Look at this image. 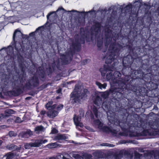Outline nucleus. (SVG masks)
Returning a JSON list of instances; mask_svg holds the SVG:
<instances>
[{
	"label": "nucleus",
	"instance_id": "obj_1",
	"mask_svg": "<svg viewBox=\"0 0 159 159\" xmlns=\"http://www.w3.org/2000/svg\"><path fill=\"white\" fill-rule=\"evenodd\" d=\"M123 63L124 66L122 69V73L125 76L124 78H119L121 76V74L118 71H115L113 76L114 77L113 84L116 85H118V87L114 89L112 91L113 96L114 97L120 99L123 97V94L126 91V87L129 80V77L128 76V73L126 70L127 68L129 69L130 66V61L127 57H124L123 59Z\"/></svg>",
	"mask_w": 159,
	"mask_h": 159
},
{
	"label": "nucleus",
	"instance_id": "obj_2",
	"mask_svg": "<svg viewBox=\"0 0 159 159\" xmlns=\"http://www.w3.org/2000/svg\"><path fill=\"white\" fill-rule=\"evenodd\" d=\"M113 38L112 31L109 29L105 30L104 44L106 48L107 49L108 46L110 44L109 51L110 53L106 58L105 63L107 64L111 63L113 61L114 63L111 68L115 69V66L118 64L117 61L116 59L120 54L121 50L123 49L124 46L118 43H116V39Z\"/></svg>",
	"mask_w": 159,
	"mask_h": 159
},
{
	"label": "nucleus",
	"instance_id": "obj_3",
	"mask_svg": "<svg viewBox=\"0 0 159 159\" xmlns=\"http://www.w3.org/2000/svg\"><path fill=\"white\" fill-rule=\"evenodd\" d=\"M22 74L19 76V78L15 82L14 89H16L18 91H20L22 89L25 88L30 89L33 88L37 87L39 86V81L38 78L35 76L31 77L28 80L25 85L23 83L25 80L26 74L23 69L22 70Z\"/></svg>",
	"mask_w": 159,
	"mask_h": 159
},
{
	"label": "nucleus",
	"instance_id": "obj_4",
	"mask_svg": "<svg viewBox=\"0 0 159 159\" xmlns=\"http://www.w3.org/2000/svg\"><path fill=\"white\" fill-rule=\"evenodd\" d=\"M148 126V127H145V129H144L142 132L140 133V135L147 136L149 134L151 131L152 132L159 131V122L158 121H150Z\"/></svg>",
	"mask_w": 159,
	"mask_h": 159
},
{
	"label": "nucleus",
	"instance_id": "obj_5",
	"mask_svg": "<svg viewBox=\"0 0 159 159\" xmlns=\"http://www.w3.org/2000/svg\"><path fill=\"white\" fill-rule=\"evenodd\" d=\"M22 34L20 31L16 30L14 33L13 36V42L11 43V48H14L18 52L20 50L21 46L19 43H17L18 41H20L22 37Z\"/></svg>",
	"mask_w": 159,
	"mask_h": 159
},
{
	"label": "nucleus",
	"instance_id": "obj_6",
	"mask_svg": "<svg viewBox=\"0 0 159 159\" xmlns=\"http://www.w3.org/2000/svg\"><path fill=\"white\" fill-rule=\"evenodd\" d=\"M126 89L124 93L125 94L127 93L126 92L128 93L129 91H131L135 92L136 95L139 96H143L146 93L147 89L146 88L142 87H139L137 88L132 84H128L127 85Z\"/></svg>",
	"mask_w": 159,
	"mask_h": 159
},
{
	"label": "nucleus",
	"instance_id": "obj_7",
	"mask_svg": "<svg viewBox=\"0 0 159 159\" xmlns=\"http://www.w3.org/2000/svg\"><path fill=\"white\" fill-rule=\"evenodd\" d=\"M94 123L98 126V128L104 132L113 134H117V131L113 129L111 127H108L107 126H103V123L100 121L99 119L96 120L94 121Z\"/></svg>",
	"mask_w": 159,
	"mask_h": 159
},
{
	"label": "nucleus",
	"instance_id": "obj_8",
	"mask_svg": "<svg viewBox=\"0 0 159 159\" xmlns=\"http://www.w3.org/2000/svg\"><path fill=\"white\" fill-rule=\"evenodd\" d=\"M130 65L131 64V62L130 61ZM131 70V66L130 67L129 69L128 68L126 70V72L128 71L129 72L128 73V76L129 77V80L128 82H127V84H131L132 82L135 81V79H136L138 76L137 75L139 74H140L141 71L140 70H134L130 71V73H129V70Z\"/></svg>",
	"mask_w": 159,
	"mask_h": 159
},
{
	"label": "nucleus",
	"instance_id": "obj_9",
	"mask_svg": "<svg viewBox=\"0 0 159 159\" xmlns=\"http://www.w3.org/2000/svg\"><path fill=\"white\" fill-rule=\"evenodd\" d=\"M48 141L47 139L43 140L42 139H37L35 140L33 142L27 143L25 144V149H29L31 147H39L41 146L43 143H45Z\"/></svg>",
	"mask_w": 159,
	"mask_h": 159
},
{
	"label": "nucleus",
	"instance_id": "obj_10",
	"mask_svg": "<svg viewBox=\"0 0 159 159\" xmlns=\"http://www.w3.org/2000/svg\"><path fill=\"white\" fill-rule=\"evenodd\" d=\"M72 57V52L69 51L66 52V54L62 55L61 58L64 64H67L71 60Z\"/></svg>",
	"mask_w": 159,
	"mask_h": 159
},
{
	"label": "nucleus",
	"instance_id": "obj_11",
	"mask_svg": "<svg viewBox=\"0 0 159 159\" xmlns=\"http://www.w3.org/2000/svg\"><path fill=\"white\" fill-rule=\"evenodd\" d=\"M32 134V132L31 130H27L26 131L20 132L18 135V136L20 138H28Z\"/></svg>",
	"mask_w": 159,
	"mask_h": 159
},
{
	"label": "nucleus",
	"instance_id": "obj_12",
	"mask_svg": "<svg viewBox=\"0 0 159 159\" xmlns=\"http://www.w3.org/2000/svg\"><path fill=\"white\" fill-rule=\"evenodd\" d=\"M114 70L113 68H111V67L108 66H104L103 68H101L99 71L101 73L102 75V76H104L106 73L108 71H113Z\"/></svg>",
	"mask_w": 159,
	"mask_h": 159
},
{
	"label": "nucleus",
	"instance_id": "obj_13",
	"mask_svg": "<svg viewBox=\"0 0 159 159\" xmlns=\"http://www.w3.org/2000/svg\"><path fill=\"white\" fill-rule=\"evenodd\" d=\"M124 5L125 4H124L123 5L120 6V9L121 10V12H123V11H124V13H130L132 9V5L130 4H129L124 8Z\"/></svg>",
	"mask_w": 159,
	"mask_h": 159
},
{
	"label": "nucleus",
	"instance_id": "obj_14",
	"mask_svg": "<svg viewBox=\"0 0 159 159\" xmlns=\"http://www.w3.org/2000/svg\"><path fill=\"white\" fill-rule=\"evenodd\" d=\"M6 148L10 151H19L21 148V145L17 146L13 143H11L8 144L6 146Z\"/></svg>",
	"mask_w": 159,
	"mask_h": 159
},
{
	"label": "nucleus",
	"instance_id": "obj_15",
	"mask_svg": "<svg viewBox=\"0 0 159 159\" xmlns=\"http://www.w3.org/2000/svg\"><path fill=\"white\" fill-rule=\"evenodd\" d=\"M71 98H73L72 99V102L73 103L79 102L80 101V96H78V93H73L71 94Z\"/></svg>",
	"mask_w": 159,
	"mask_h": 159
},
{
	"label": "nucleus",
	"instance_id": "obj_16",
	"mask_svg": "<svg viewBox=\"0 0 159 159\" xmlns=\"http://www.w3.org/2000/svg\"><path fill=\"white\" fill-rule=\"evenodd\" d=\"M58 112L54 109H52L50 110H48V111L47 113V116L51 118H53L57 116L58 114Z\"/></svg>",
	"mask_w": 159,
	"mask_h": 159
},
{
	"label": "nucleus",
	"instance_id": "obj_17",
	"mask_svg": "<svg viewBox=\"0 0 159 159\" xmlns=\"http://www.w3.org/2000/svg\"><path fill=\"white\" fill-rule=\"evenodd\" d=\"M101 24L98 22L96 23L95 25L94 30L96 33V36L101 32Z\"/></svg>",
	"mask_w": 159,
	"mask_h": 159
},
{
	"label": "nucleus",
	"instance_id": "obj_18",
	"mask_svg": "<svg viewBox=\"0 0 159 159\" xmlns=\"http://www.w3.org/2000/svg\"><path fill=\"white\" fill-rule=\"evenodd\" d=\"M72 47L74 49V50L79 51L81 48L80 43L78 41H76L75 43H73Z\"/></svg>",
	"mask_w": 159,
	"mask_h": 159
},
{
	"label": "nucleus",
	"instance_id": "obj_19",
	"mask_svg": "<svg viewBox=\"0 0 159 159\" xmlns=\"http://www.w3.org/2000/svg\"><path fill=\"white\" fill-rule=\"evenodd\" d=\"M45 129L42 125L38 126L35 127L34 130L36 134H39L43 132Z\"/></svg>",
	"mask_w": 159,
	"mask_h": 159
},
{
	"label": "nucleus",
	"instance_id": "obj_20",
	"mask_svg": "<svg viewBox=\"0 0 159 159\" xmlns=\"http://www.w3.org/2000/svg\"><path fill=\"white\" fill-rule=\"evenodd\" d=\"M68 138L66 134H57L54 137V139L58 140H65Z\"/></svg>",
	"mask_w": 159,
	"mask_h": 159
},
{
	"label": "nucleus",
	"instance_id": "obj_21",
	"mask_svg": "<svg viewBox=\"0 0 159 159\" xmlns=\"http://www.w3.org/2000/svg\"><path fill=\"white\" fill-rule=\"evenodd\" d=\"M52 101L49 102L46 105V107L48 110L54 109L57 107V105L55 104L52 105Z\"/></svg>",
	"mask_w": 159,
	"mask_h": 159
},
{
	"label": "nucleus",
	"instance_id": "obj_22",
	"mask_svg": "<svg viewBox=\"0 0 159 159\" xmlns=\"http://www.w3.org/2000/svg\"><path fill=\"white\" fill-rule=\"evenodd\" d=\"M15 111L11 109H8L6 110L3 114L6 118L8 117L11 114H13L15 113Z\"/></svg>",
	"mask_w": 159,
	"mask_h": 159
},
{
	"label": "nucleus",
	"instance_id": "obj_23",
	"mask_svg": "<svg viewBox=\"0 0 159 159\" xmlns=\"http://www.w3.org/2000/svg\"><path fill=\"white\" fill-rule=\"evenodd\" d=\"M94 103L96 106L99 107L102 103V101L99 97L97 96L94 101Z\"/></svg>",
	"mask_w": 159,
	"mask_h": 159
},
{
	"label": "nucleus",
	"instance_id": "obj_24",
	"mask_svg": "<svg viewBox=\"0 0 159 159\" xmlns=\"http://www.w3.org/2000/svg\"><path fill=\"white\" fill-rule=\"evenodd\" d=\"M89 94V92L88 91V90L86 89H84L80 96L81 99H85Z\"/></svg>",
	"mask_w": 159,
	"mask_h": 159
},
{
	"label": "nucleus",
	"instance_id": "obj_25",
	"mask_svg": "<svg viewBox=\"0 0 159 159\" xmlns=\"http://www.w3.org/2000/svg\"><path fill=\"white\" fill-rule=\"evenodd\" d=\"M112 71H111V72L107 73L106 75V78L108 80H110L111 79L113 81V83L114 77H113V73Z\"/></svg>",
	"mask_w": 159,
	"mask_h": 159
},
{
	"label": "nucleus",
	"instance_id": "obj_26",
	"mask_svg": "<svg viewBox=\"0 0 159 159\" xmlns=\"http://www.w3.org/2000/svg\"><path fill=\"white\" fill-rule=\"evenodd\" d=\"M93 111L96 118H98L99 116L100 112L98 111L97 108L95 107L93 108Z\"/></svg>",
	"mask_w": 159,
	"mask_h": 159
},
{
	"label": "nucleus",
	"instance_id": "obj_27",
	"mask_svg": "<svg viewBox=\"0 0 159 159\" xmlns=\"http://www.w3.org/2000/svg\"><path fill=\"white\" fill-rule=\"evenodd\" d=\"M96 85L98 86L99 88L101 89L102 88L105 89L107 86V84L105 83L103 84H102L98 82H96Z\"/></svg>",
	"mask_w": 159,
	"mask_h": 159
},
{
	"label": "nucleus",
	"instance_id": "obj_28",
	"mask_svg": "<svg viewBox=\"0 0 159 159\" xmlns=\"http://www.w3.org/2000/svg\"><path fill=\"white\" fill-rule=\"evenodd\" d=\"M70 11H72V12H78V13H90L91 14L92 12H95L96 11L95 10H94L93 9L91 10L90 11H87V12H85L84 11H77L75 10H72Z\"/></svg>",
	"mask_w": 159,
	"mask_h": 159
},
{
	"label": "nucleus",
	"instance_id": "obj_29",
	"mask_svg": "<svg viewBox=\"0 0 159 159\" xmlns=\"http://www.w3.org/2000/svg\"><path fill=\"white\" fill-rule=\"evenodd\" d=\"M74 121L75 124L78 122H80L81 121V117L80 116H75L74 117Z\"/></svg>",
	"mask_w": 159,
	"mask_h": 159
},
{
	"label": "nucleus",
	"instance_id": "obj_30",
	"mask_svg": "<svg viewBox=\"0 0 159 159\" xmlns=\"http://www.w3.org/2000/svg\"><path fill=\"white\" fill-rule=\"evenodd\" d=\"M109 93L110 92H105L102 94V97L103 98L106 99L109 96Z\"/></svg>",
	"mask_w": 159,
	"mask_h": 159
},
{
	"label": "nucleus",
	"instance_id": "obj_31",
	"mask_svg": "<svg viewBox=\"0 0 159 159\" xmlns=\"http://www.w3.org/2000/svg\"><path fill=\"white\" fill-rule=\"evenodd\" d=\"M5 157H6V159H12L13 157L14 154L10 152L7 153Z\"/></svg>",
	"mask_w": 159,
	"mask_h": 159
},
{
	"label": "nucleus",
	"instance_id": "obj_32",
	"mask_svg": "<svg viewBox=\"0 0 159 159\" xmlns=\"http://www.w3.org/2000/svg\"><path fill=\"white\" fill-rule=\"evenodd\" d=\"M102 107L103 109H108L109 108L108 104L107 102L105 101L102 103Z\"/></svg>",
	"mask_w": 159,
	"mask_h": 159
},
{
	"label": "nucleus",
	"instance_id": "obj_33",
	"mask_svg": "<svg viewBox=\"0 0 159 159\" xmlns=\"http://www.w3.org/2000/svg\"><path fill=\"white\" fill-rule=\"evenodd\" d=\"M135 157L137 158H139L141 157L142 156V154H140L136 151L134 152Z\"/></svg>",
	"mask_w": 159,
	"mask_h": 159
},
{
	"label": "nucleus",
	"instance_id": "obj_34",
	"mask_svg": "<svg viewBox=\"0 0 159 159\" xmlns=\"http://www.w3.org/2000/svg\"><path fill=\"white\" fill-rule=\"evenodd\" d=\"M102 146H109L110 147H113L114 146L112 144L108 143H102L101 144Z\"/></svg>",
	"mask_w": 159,
	"mask_h": 159
},
{
	"label": "nucleus",
	"instance_id": "obj_35",
	"mask_svg": "<svg viewBox=\"0 0 159 159\" xmlns=\"http://www.w3.org/2000/svg\"><path fill=\"white\" fill-rule=\"evenodd\" d=\"M103 44V41L102 40L101 41H99V40H98L97 43V46L98 48H101L102 45Z\"/></svg>",
	"mask_w": 159,
	"mask_h": 159
},
{
	"label": "nucleus",
	"instance_id": "obj_36",
	"mask_svg": "<svg viewBox=\"0 0 159 159\" xmlns=\"http://www.w3.org/2000/svg\"><path fill=\"white\" fill-rule=\"evenodd\" d=\"M9 135L10 137H15L16 136V134L15 133L14 131H10L9 133Z\"/></svg>",
	"mask_w": 159,
	"mask_h": 159
},
{
	"label": "nucleus",
	"instance_id": "obj_37",
	"mask_svg": "<svg viewBox=\"0 0 159 159\" xmlns=\"http://www.w3.org/2000/svg\"><path fill=\"white\" fill-rule=\"evenodd\" d=\"M5 119H6V118L4 116L3 114H0V122H1L3 121Z\"/></svg>",
	"mask_w": 159,
	"mask_h": 159
},
{
	"label": "nucleus",
	"instance_id": "obj_38",
	"mask_svg": "<svg viewBox=\"0 0 159 159\" xmlns=\"http://www.w3.org/2000/svg\"><path fill=\"white\" fill-rule=\"evenodd\" d=\"M15 121V122L20 123L22 121V120L19 117H17Z\"/></svg>",
	"mask_w": 159,
	"mask_h": 159
},
{
	"label": "nucleus",
	"instance_id": "obj_39",
	"mask_svg": "<svg viewBox=\"0 0 159 159\" xmlns=\"http://www.w3.org/2000/svg\"><path fill=\"white\" fill-rule=\"evenodd\" d=\"M107 11V10L106 9H102L101 8H99V10L97 11V12H98L99 11L101 13H102L103 12H104L105 13H106Z\"/></svg>",
	"mask_w": 159,
	"mask_h": 159
},
{
	"label": "nucleus",
	"instance_id": "obj_40",
	"mask_svg": "<svg viewBox=\"0 0 159 159\" xmlns=\"http://www.w3.org/2000/svg\"><path fill=\"white\" fill-rule=\"evenodd\" d=\"M76 128H77L78 126H80V127L82 128L84 126L83 124L82 123L80 122L75 124Z\"/></svg>",
	"mask_w": 159,
	"mask_h": 159
},
{
	"label": "nucleus",
	"instance_id": "obj_41",
	"mask_svg": "<svg viewBox=\"0 0 159 159\" xmlns=\"http://www.w3.org/2000/svg\"><path fill=\"white\" fill-rule=\"evenodd\" d=\"M63 107V105L62 104H60L57 107V111H60L61 110Z\"/></svg>",
	"mask_w": 159,
	"mask_h": 159
},
{
	"label": "nucleus",
	"instance_id": "obj_42",
	"mask_svg": "<svg viewBox=\"0 0 159 159\" xmlns=\"http://www.w3.org/2000/svg\"><path fill=\"white\" fill-rule=\"evenodd\" d=\"M73 157H74L76 159H81V157L80 156V155H79L78 154L74 155Z\"/></svg>",
	"mask_w": 159,
	"mask_h": 159
},
{
	"label": "nucleus",
	"instance_id": "obj_43",
	"mask_svg": "<svg viewBox=\"0 0 159 159\" xmlns=\"http://www.w3.org/2000/svg\"><path fill=\"white\" fill-rule=\"evenodd\" d=\"M58 132L57 130L55 128H53L52 129L51 133L53 134H56Z\"/></svg>",
	"mask_w": 159,
	"mask_h": 159
},
{
	"label": "nucleus",
	"instance_id": "obj_44",
	"mask_svg": "<svg viewBox=\"0 0 159 159\" xmlns=\"http://www.w3.org/2000/svg\"><path fill=\"white\" fill-rule=\"evenodd\" d=\"M52 66L53 70L55 69L56 66L57 67V66L56 65L55 61H54L53 63L52 64Z\"/></svg>",
	"mask_w": 159,
	"mask_h": 159
},
{
	"label": "nucleus",
	"instance_id": "obj_45",
	"mask_svg": "<svg viewBox=\"0 0 159 159\" xmlns=\"http://www.w3.org/2000/svg\"><path fill=\"white\" fill-rule=\"evenodd\" d=\"M54 12H51L50 13H49V14H48V15L47 16V19H48L49 18V16Z\"/></svg>",
	"mask_w": 159,
	"mask_h": 159
},
{
	"label": "nucleus",
	"instance_id": "obj_46",
	"mask_svg": "<svg viewBox=\"0 0 159 159\" xmlns=\"http://www.w3.org/2000/svg\"><path fill=\"white\" fill-rule=\"evenodd\" d=\"M46 113V111L44 110H42L40 112V114L42 115H44Z\"/></svg>",
	"mask_w": 159,
	"mask_h": 159
},
{
	"label": "nucleus",
	"instance_id": "obj_47",
	"mask_svg": "<svg viewBox=\"0 0 159 159\" xmlns=\"http://www.w3.org/2000/svg\"><path fill=\"white\" fill-rule=\"evenodd\" d=\"M138 150L140 152H143L144 151L143 149L142 148H139Z\"/></svg>",
	"mask_w": 159,
	"mask_h": 159
},
{
	"label": "nucleus",
	"instance_id": "obj_48",
	"mask_svg": "<svg viewBox=\"0 0 159 159\" xmlns=\"http://www.w3.org/2000/svg\"><path fill=\"white\" fill-rule=\"evenodd\" d=\"M0 127L2 129H5L7 128V126L5 125H2Z\"/></svg>",
	"mask_w": 159,
	"mask_h": 159
},
{
	"label": "nucleus",
	"instance_id": "obj_49",
	"mask_svg": "<svg viewBox=\"0 0 159 159\" xmlns=\"http://www.w3.org/2000/svg\"><path fill=\"white\" fill-rule=\"evenodd\" d=\"M45 75L44 73H41V78H43L44 77Z\"/></svg>",
	"mask_w": 159,
	"mask_h": 159
},
{
	"label": "nucleus",
	"instance_id": "obj_50",
	"mask_svg": "<svg viewBox=\"0 0 159 159\" xmlns=\"http://www.w3.org/2000/svg\"><path fill=\"white\" fill-rule=\"evenodd\" d=\"M154 157L155 158H159V156H156L155 155H154Z\"/></svg>",
	"mask_w": 159,
	"mask_h": 159
},
{
	"label": "nucleus",
	"instance_id": "obj_51",
	"mask_svg": "<svg viewBox=\"0 0 159 159\" xmlns=\"http://www.w3.org/2000/svg\"><path fill=\"white\" fill-rule=\"evenodd\" d=\"M92 157V156L91 155H89V158L87 157L86 159H91Z\"/></svg>",
	"mask_w": 159,
	"mask_h": 159
},
{
	"label": "nucleus",
	"instance_id": "obj_52",
	"mask_svg": "<svg viewBox=\"0 0 159 159\" xmlns=\"http://www.w3.org/2000/svg\"><path fill=\"white\" fill-rule=\"evenodd\" d=\"M49 159H56V158L54 157H50Z\"/></svg>",
	"mask_w": 159,
	"mask_h": 159
},
{
	"label": "nucleus",
	"instance_id": "obj_53",
	"mask_svg": "<svg viewBox=\"0 0 159 159\" xmlns=\"http://www.w3.org/2000/svg\"><path fill=\"white\" fill-rule=\"evenodd\" d=\"M154 109H155L156 110H158L157 107L156 106H154Z\"/></svg>",
	"mask_w": 159,
	"mask_h": 159
},
{
	"label": "nucleus",
	"instance_id": "obj_54",
	"mask_svg": "<svg viewBox=\"0 0 159 159\" xmlns=\"http://www.w3.org/2000/svg\"><path fill=\"white\" fill-rule=\"evenodd\" d=\"M2 143L3 141L2 140H0V146L2 145Z\"/></svg>",
	"mask_w": 159,
	"mask_h": 159
},
{
	"label": "nucleus",
	"instance_id": "obj_55",
	"mask_svg": "<svg viewBox=\"0 0 159 159\" xmlns=\"http://www.w3.org/2000/svg\"><path fill=\"white\" fill-rule=\"evenodd\" d=\"M61 9H62V10H64V9L63 8H59L57 10V11H58V10H61Z\"/></svg>",
	"mask_w": 159,
	"mask_h": 159
},
{
	"label": "nucleus",
	"instance_id": "obj_56",
	"mask_svg": "<svg viewBox=\"0 0 159 159\" xmlns=\"http://www.w3.org/2000/svg\"><path fill=\"white\" fill-rule=\"evenodd\" d=\"M62 158L63 159H68L66 157L64 156H63Z\"/></svg>",
	"mask_w": 159,
	"mask_h": 159
},
{
	"label": "nucleus",
	"instance_id": "obj_57",
	"mask_svg": "<svg viewBox=\"0 0 159 159\" xmlns=\"http://www.w3.org/2000/svg\"><path fill=\"white\" fill-rule=\"evenodd\" d=\"M116 159H120L119 157L118 156L116 157Z\"/></svg>",
	"mask_w": 159,
	"mask_h": 159
},
{
	"label": "nucleus",
	"instance_id": "obj_58",
	"mask_svg": "<svg viewBox=\"0 0 159 159\" xmlns=\"http://www.w3.org/2000/svg\"><path fill=\"white\" fill-rule=\"evenodd\" d=\"M84 43H85V41H84V40L82 41V43L83 44H84Z\"/></svg>",
	"mask_w": 159,
	"mask_h": 159
},
{
	"label": "nucleus",
	"instance_id": "obj_59",
	"mask_svg": "<svg viewBox=\"0 0 159 159\" xmlns=\"http://www.w3.org/2000/svg\"><path fill=\"white\" fill-rule=\"evenodd\" d=\"M91 118L92 119H94L93 116H91Z\"/></svg>",
	"mask_w": 159,
	"mask_h": 159
},
{
	"label": "nucleus",
	"instance_id": "obj_60",
	"mask_svg": "<svg viewBox=\"0 0 159 159\" xmlns=\"http://www.w3.org/2000/svg\"><path fill=\"white\" fill-rule=\"evenodd\" d=\"M57 92L58 93H60V90H57Z\"/></svg>",
	"mask_w": 159,
	"mask_h": 159
},
{
	"label": "nucleus",
	"instance_id": "obj_61",
	"mask_svg": "<svg viewBox=\"0 0 159 159\" xmlns=\"http://www.w3.org/2000/svg\"><path fill=\"white\" fill-rule=\"evenodd\" d=\"M40 28V27H39V28H38L37 29H36V30H39Z\"/></svg>",
	"mask_w": 159,
	"mask_h": 159
},
{
	"label": "nucleus",
	"instance_id": "obj_62",
	"mask_svg": "<svg viewBox=\"0 0 159 159\" xmlns=\"http://www.w3.org/2000/svg\"><path fill=\"white\" fill-rule=\"evenodd\" d=\"M47 85H46V86L45 87V88L47 87Z\"/></svg>",
	"mask_w": 159,
	"mask_h": 159
},
{
	"label": "nucleus",
	"instance_id": "obj_63",
	"mask_svg": "<svg viewBox=\"0 0 159 159\" xmlns=\"http://www.w3.org/2000/svg\"><path fill=\"white\" fill-rule=\"evenodd\" d=\"M137 2H138L137 1L136 2H135V3Z\"/></svg>",
	"mask_w": 159,
	"mask_h": 159
}]
</instances>
